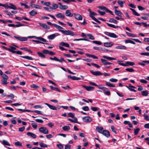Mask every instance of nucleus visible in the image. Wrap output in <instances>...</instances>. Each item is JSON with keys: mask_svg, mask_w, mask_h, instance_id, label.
Wrapping results in <instances>:
<instances>
[{"mask_svg": "<svg viewBox=\"0 0 149 149\" xmlns=\"http://www.w3.org/2000/svg\"><path fill=\"white\" fill-rule=\"evenodd\" d=\"M54 26L59 30V31L62 33L66 35H70L72 36H77L76 33H74L73 32L70 30H62L63 28L62 27L56 24H54Z\"/></svg>", "mask_w": 149, "mask_h": 149, "instance_id": "f257e3e1", "label": "nucleus"}, {"mask_svg": "<svg viewBox=\"0 0 149 149\" xmlns=\"http://www.w3.org/2000/svg\"><path fill=\"white\" fill-rule=\"evenodd\" d=\"M2 79H1V84H7L8 83L7 80L9 78L8 77L6 74H3L2 75Z\"/></svg>", "mask_w": 149, "mask_h": 149, "instance_id": "f03ea898", "label": "nucleus"}, {"mask_svg": "<svg viewBox=\"0 0 149 149\" xmlns=\"http://www.w3.org/2000/svg\"><path fill=\"white\" fill-rule=\"evenodd\" d=\"M39 131L45 134H47L49 133L48 130L45 127H42L39 129Z\"/></svg>", "mask_w": 149, "mask_h": 149, "instance_id": "7ed1b4c3", "label": "nucleus"}, {"mask_svg": "<svg viewBox=\"0 0 149 149\" xmlns=\"http://www.w3.org/2000/svg\"><path fill=\"white\" fill-rule=\"evenodd\" d=\"M60 35V34L58 33H56L51 34L47 36V38L49 40H52L54 39L56 36Z\"/></svg>", "mask_w": 149, "mask_h": 149, "instance_id": "20e7f679", "label": "nucleus"}, {"mask_svg": "<svg viewBox=\"0 0 149 149\" xmlns=\"http://www.w3.org/2000/svg\"><path fill=\"white\" fill-rule=\"evenodd\" d=\"M82 120L84 122L86 123L90 122L92 120V118L88 116L83 117Z\"/></svg>", "mask_w": 149, "mask_h": 149, "instance_id": "39448f33", "label": "nucleus"}, {"mask_svg": "<svg viewBox=\"0 0 149 149\" xmlns=\"http://www.w3.org/2000/svg\"><path fill=\"white\" fill-rule=\"evenodd\" d=\"M75 18L78 20H81L83 19L82 16L79 14L74 13L73 14Z\"/></svg>", "mask_w": 149, "mask_h": 149, "instance_id": "423d86ee", "label": "nucleus"}, {"mask_svg": "<svg viewBox=\"0 0 149 149\" xmlns=\"http://www.w3.org/2000/svg\"><path fill=\"white\" fill-rule=\"evenodd\" d=\"M14 37L16 39L20 41H26L28 40V39L26 37H21L14 36Z\"/></svg>", "mask_w": 149, "mask_h": 149, "instance_id": "0eeeda50", "label": "nucleus"}, {"mask_svg": "<svg viewBox=\"0 0 149 149\" xmlns=\"http://www.w3.org/2000/svg\"><path fill=\"white\" fill-rule=\"evenodd\" d=\"M90 72L93 75L95 76H101L103 74L102 73H101L99 71H94L91 70L90 71Z\"/></svg>", "mask_w": 149, "mask_h": 149, "instance_id": "6e6552de", "label": "nucleus"}, {"mask_svg": "<svg viewBox=\"0 0 149 149\" xmlns=\"http://www.w3.org/2000/svg\"><path fill=\"white\" fill-rule=\"evenodd\" d=\"M88 11L90 13V16L93 19H94L93 18H95L94 16H96L97 15V14L94 12H92L91 10L90 9H88Z\"/></svg>", "mask_w": 149, "mask_h": 149, "instance_id": "1a4fd4ad", "label": "nucleus"}, {"mask_svg": "<svg viewBox=\"0 0 149 149\" xmlns=\"http://www.w3.org/2000/svg\"><path fill=\"white\" fill-rule=\"evenodd\" d=\"M104 45L106 47H111L113 45V43L111 42H106L104 43Z\"/></svg>", "mask_w": 149, "mask_h": 149, "instance_id": "9d476101", "label": "nucleus"}, {"mask_svg": "<svg viewBox=\"0 0 149 149\" xmlns=\"http://www.w3.org/2000/svg\"><path fill=\"white\" fill-rule=\"evenodd\" d=\"M82 86L88 91H92L94 88V87L93 86H88L85 85H82Z\"/></svg>", "mask_w": 149, "mask_h": 149, "instance_id": "9b49d317", "label": "nucleus"}, {"mask_svg": "<svg viewBox=\"0 0 149 149\" xmlns=\"http://www.w3.org/2000/svg\"><path fill=\"white\" fill-rule=\"evenodd\" d=\"M56 17L58 18H61V19H63L65 18L64 15L61 13H58L55 15Z\"/></svg>", "mask_w": 149, "mask_h": 149, "instance_id": "f8f14e48", "label": "nucleus"}, {"mask_svg": "<svg viewBox=\"0 0 149 149\" xmlns=\"http://www.w3.org/2000/svg\"><path fill=\"white\" fill-rule=\"evenodd\" d=\"M96 130L99 133L102 134L103 131L104 130L103 128L101 126H97L96 128Z\"/></svg>", "mask_w": 149, "mask_h": 149, "instance_id": "ddd939ff", "label": "nucleus"}, {"mask_svg": "<svg viewBox=\"0 0 149 149\" xmlns=\"http://www.w3.org/2000/svg\"><path fill=\"white\" fill-rule=\"evenodd\" d=\"M102 134L107 138L109 137L110 135V133L109 131L106 130H104L102 133Z\"/></svg>", "mask_w": 149, "mask_h": 149, "instance_id": "4468645a", "label": "nucleus"}, {"mask_svg": "<svg viewBox=\"0 0 149 149\" xmlns=\"http://www.w3.org/2000/svg\"><path fill=\"white\" fill-rule=\"evenodd\" d=\"M65 15L67 17H72L73 16V14H72L70 10H68L66 11Z\"/></svg>", "mask_w": 149, "mask_h": 149, "instance_id": "2eb2a0df", "label": "nucleus"}, {"mask_svg": "<svg viewBox=\"0 0 149 149\" xmlns=\"http://www.w3.org/2000/svg\"><path fill=\"white\" fill-rule=\"evenodd\" d=\"M58 4L60 6L59 8L61 10H65L68 8V6L67 5H62L61 3H59Z\"/></svg>", "mask_w": 149, "mask_h": 149, "instance_id": "dca6fc26", "label": "nucleus"}, {"mask_svg": "<svg viewBox=\"0 0 149 149\" xmlns=\"http://www.w3.org/2000/svg\"><path fill=\"white\" fill-rule=\"evenodd\" d=\"M38 24L40 26L42 27L44 29H50V27L46 24L41 23H39Z\"/></svg>", "mask_w": 149, "mask_h": 149, "instance_id": "f3484780", "label": "nucleus"}, {"mask_svg": "<svg viewBox=\"0 0 149 149\" xmlns=\"http://www.w3.org/2000/svg\"><path fill=\"white\" fill-rule=\"evenodd\" d=\"M26 134L28 136L31 137L35 139L36 137V135L32 132H27Z\"/></svg>", "mask_w": 149, "mask_h": 149, "instance_id": "a211bd4d", "label": "nucleus"}, {"mask_svg": "<svg viewBox=\"0 0 149 149\" xmlns=\"http://www.w3.org/2000/svg\"><path fill=\"white\" fill-rule=\"evenodd\" d=\"M149 94L148 91L147 90L142 91L141 92V94L143 96H147Z\"/></svg>", "mask_w": 149, "mask_h": 149, "instance_id": "6ab92c4d", "label": "nucleus"}, {"mask_svg": "<svg viewBox=\"0 0 149 149\" xmlns=\"http://www.w3.org/2000/svg\"><path fill=\"white\" fill-rule=\"evenodd\" d=\"M116 49H127V47L124 45H120L119 46L116 47H115Z\"/></svg>", "mask_w": 149, "mask_h": 149, "instance_id": "aec40b11", "label": "nucleus"}, {"mask_svg": "<svg viewBox=\"0 0 149 149\" xmlns=\"http://www.w3.org/2000/svg\"><path fill=\"white\" fill-rule=\"evenodd\" d=\"M149 61H142L141 63H139L138 64L139 65H142V66H145L146 65L149 64Z\"/></svg>", "mask_w": 149, "mask_h": 149, "instance_id": "412c9836", "label": "nucleus"}, {"mask_svg": "<svg viewBox=\"0 0 149 149\" xmlns=\"http://www.w3.org/2000/svg\"><path fill=\"white\" fill-rule=\"evenodd\" d=\"M36 39L38 40V41H41L43 42H47V40L45 39L42 38L40 37H37L36 38Z\"/></svg>", "mask_w": 149, "mask_h": 149, "instance_id": "4be33fe9", "label": "nucleus"}, {"mask_svg": "<svg viewBox=\"0 0 149 149\" xmlns=\"http://www.w3.org/2000/svg\"><path fill=\"white\" fill-rule=\"evenodd\" d=\"M45 104L47 105L50 109L53 110H56L57 108L56 107L53 105L49 104L47 103H45Z\"/></svg>", "mask_w": 149, "mask_h": 149, "instance_id": "5701e85b", "label": "nucleus"}, {"mask_svg": "<svg viewBox=\"0 0 149 149\" xmlns=\"http://www.w3.org/2000/svg\"><path fill=\"white\" fill-rule=\"evenodd\" d=\"M125 3V1H122L120 0H118L117 1V3L121 8H122L123 7L124 4Z\"/></svg>", "mask_w": 149, "mask_h": 149, "instance_id": "b1692460", "label": "nucleus"}, {"mask_svg": "<svg viewBox=\"0 0 149 149\" xmlns=\"http://www.w3.org/2000/svg\"><path fill=\"white\" fill-rule=\"evenodd\" d=\"M31 6L33 8H35L36 9H40L42 8V7L40 5H36L35 4H31Z\"/></svg>", "mask_w": 149, "mask_h": 149, "instance_id": "393cba45", "label": "nucleus"}, {"mask_svg": "<svg viewBox=\"0 0 149 149\" xmlns=\"http://www.w3.org/2000/svg\"><path fill=\"white\" fill-rule=\"evenodd\" d=\"M60 45L61 46H64L68 47H70V46L68 44L65 43L64 42H60Z\"/></svg>", "mask_w": 149, "mask_h": 149, "instance_id": "a878e982", "label": "nucleus"}, {"mask_svg": "<svg viewBox=\"0 0 149 149\" xmlns=\"http://www.w3.org/2000/svg\"><path fill=\"white\" fill-rule=\"evenodd\" d=\"M115 13V14L119 16H121L122 14V13L120 11L117 10L116 9H115L114 11Z\"/></svg>", "mask_w": 149, "mask_h": 149, "instance_id": "bb28decb", "label": "nucleus"}, {"mask_svg": "<svg viewBox=\"0 0 149 149\" xmlns=\"http://www.w3.org/2000/svg\"><path fill=\"white\" fill-rule=\"evenodd\" d=\"M40 2L42 4L47 6H50L51 4V3L50 2H46L44 1H41Z\"/></svg>", "mask_w": 149, "mask_h": 149, "instance_id": "cd10ccee", "label": "nucleus"}, {"mask_svg": "<svg viewBox=\"0 0 149 149\" xmlns=\"http://www.w3.org/2000/svg\"><path fill=\"white\" fill-rule=\"evenodd\" d=\"M21 57L22 58L30 60H33V58L32 57L28 56H22Z\"/></svg>", "mask_w": 149, "mask_h": 149, "instance_id": "c85d7f7f", "label": "nucleus"}, {"mask_svg": "<svg viewBox=\"0 0 149 149\" xmlns=\"http://www.w3.org/2000/svg\"><path fill=\"white\" fill-rule=\"evenodd\" d=\"M103 57L104 58L106 59L107 60H116V59L115 58L109 57V56H103Z\"/></svg>", "mask_w": 149, "mask_h": 149, "instance_id": "c756f323", "label": "nucleus"}, {"mask_svg": "<svg viewBox=\"0 0 149 149\" xmlns=\"http://www.w3.org/2000/svg\"><path fill=\"white\" fill-rule=\"evenodd\" d=\"M133 14L136 16H139L140 15L134 9L132 8H130Z\"/></svg>", "mask_w": 149, "mask_h": 149, "instance_id": "7c9ffc66", "label": "nucleus"}, {"mask_svg": "<svg viewBox=\"0 0 149 149\" xmlns=\"http://www.w3.org/2000/svg\"><path fill=\"white\" fill-rule=\"evenodd\" d=\"M9 4L10 5V6H9V8L13 10H16L17 9L15 6L12 3H10Z\"/></svg>", "mask_w": 149, "mask_h": 149, "instance_id": "2f4dec72", "label": "nucleus"}, {"mask_svg": "<svg viewBox=\"0 0 149 149\" xmlns=\"http://www.w3.org/2000/svg\"><path fill=\"white\" fill-rule=\"evenodd\" d=\"M68 120L73 123H77V119L76 118H74L73 120L69 118L68 119Z\"/></svg>", "mask_w": 149, "mask_h": 149, "instance_id": "473e14b6", "label": "nucleus"}, {"mask_svg": "<svg viewBox=\"0 0 149 149\" xmlns=\"http://www.w3.org/2000/svg\"><path fill=\"white\" fill-rule=\"evenodd\" d=\"M109 36L114 38H116L118 37V36L116 35L115 34L112 33H110Z\"/></svg>", "mask_w": 149, "mask_h": 149, "instance_id": "72a5a7b5", "label": "nucleus"}, {"mask_svg": "<svg viewBox=\"0 0 149 149\" xmlns=\"http://www.w3.org/2000/svg\"><path fill=\"white\" fill-rule=\"evenodd\" d=\"M29 14L30 15L32 16H34L37 14V12L36 11L34 10H32L29 12Z\"/></svg>", "mask_w": 149, "mask_h": 149, "instance_id": "f704fd0d", "label": "nucleus"}, {"mask_svg": "<svg viewBox=\"0 0 149 149\" xmlns=\"http://www.w3.org/2000/svg\"><path fill=\"white\" fill-rule=\"evenodd\" d=\"M50 87L51 89L53 90H56V91L59 92H61V90L58 88H55L53 87L52 86H50Z\"/></svg>", "mask_w": 149, "mask_h": 149, "instance_id": "c9c22d12", "label": "nucleus"}, {"mask_svg": "<svg viewBox=\"0 0 149 149\" xmlns=\"http://www.w3.org/2000/svg\"><path fill=\"white\" fill-rule=\"evenodd\" d=\"M125 42L126 43H131L133 44H135V43L134 41L130 40H125Z\"/></svg>", "mask_w": 149, "mask_h": 149, "instance_id": "e433bc0d", "label": "nucleus"}, {"mask_svg": "<svg viewBox=\"0 0 149 149\" xmlns=\"http://www.w3.org/2000/svg\"><path fill=\"white\" fill-rule=\"evenodd\" d=\"M4 12L7 15L9 16L10 17H12L13 16V15L11 13L8 11L4 10Z\"/></svg>", "mask_w": 149, "mask_h": 149, "instance_id": "4c0bfd02", "label": "nucleus"}, {"mask_svg": "<svg viewBox=\"0 0 149 149\" xmlns=\"http://www.w3.org/2000/svg\"><path fill=\"white\" fill-rule=\"evenodd\" d=\"M106 84L107 86H108L109 87H115V86L113 84H111L110 83H109L107 81L106 82Z\"/></svg>", "mask_w": 149, "mask_h": 149, "instance_id": "58836bf2", "label": "nucleus"}, {"mask_svg": "<svg viewBox=\"0 0 149 149\" xmlns=\"http://www.w3.org/2000/svg\"><path fill=\"white\" fill-rule=\"evenodd\" d=\"M62 129L64 131H68L70 129V127L68 126H65L62 127Z\"/></svg>", "mask_w": 149, "mask_h": 149, "instance_id": "ea45409f", "label": "nucleus"}, {"mask_svg": "<svg viewBox=\"0 0 149 149\" xmlns=\"http://www.w3.org/2000/svg\"><path fill=\"white\" fill-rule=\"evenodd\" d=\"M109 21L110 22H113L115 24H117L118 22L113 18H111L109 19Z\"/></svg>", "mask_w": 149, "mask_h": 149, "instance_id": "a19ab883", "label": "nucleus"}, {"mask_svg": "<svg viewBox=\"0 0 149 149\" xmlns=\"http://www.w3.org/2000/svg\"><path fill=\"white\" fill-rule=\"evenodd\" d=\"M135 63L133 62L127 61L126 63V66H128L129 65L132 66L134 65Z\"/></svg>", "mask_w": 149, "mask_h": 149, "instance_id": "79ce46f5", "label": "nucleus"}, {"mask_svg": "<svg viewBox=\"0 0 149 149\" xmlns=\"http://www.w3.org/2000/svg\"><path fill=\"white\" fill-rule=\"evenodd\" d=\"M2 143L5 145L10 146V144L7 141L5 140H3L2 141Z\"/></svg>", "mask_w": 149, "mask_h": 149, "instance_id": "37998d69", "label": "nucleus"}, {"mask_svg": "<svg viewBox=\"0 0 149 149\" xmlns=\"http://www.w3.org/2000/svg\"><path fill=\"white\" fill-rule=\"evenodd\" d=\"M91 109L93 111H98L99 110L100 108L96 107H91Z\"/></svg>", "mask_w": 149, "mask_h": 149, "instance_id": "c03bdc74", "label": "nucleus"}, {"mask_svg": "<svg viewBox=\"0 0 149 149\" xmlns=\"http://www.w3.org/2000/svg\"><path fill=\"white\" fill-rule=\"evenodd\" d=\"M101 61L103 63V64L104 65H107V62L106 60L103 59H101Z\"/></svg>", "mask_w": 149, "mask_h": 149, "instance_id": "a18cd8bd", "label": "nucleus"}, {"mask_svg": "<svg viewBox=\"0 0 149 149\" xmlns=\"http://www.w3.org/2000/svg\"><path fill=\"white\" fill-rule=\"evenodd\" d=\"M107 25L108 26L110 27L113 28H116L118 27V26H115V25H114L113 24H109V23H107Z\"/></svg>", "mask_w": 149, "mask_h": 149, "instance_id": "49530a36", "label": "nucleus"}, {"mask_svg": "<svg viewBox=\"0 0 149 149\" xmlns=\"http://www.w3.org/2000/svg\"><path fill=\"white\" fill-rule=\"evenodd\" d=\"M126 33L127 35H128V36H129L130 37H136V35L134 34H132V33H129L127 32H126Z\"/></svg>", "mask_w": 149, "mask_h": 149, "instance_id": "de8ad7c7", "label": "nucleus"}, {"mask_svg": "<svg viewBox=\"0 0 149 149\" xmlns=\"http://www.w3.org/2000/svg\"><path fill=\"white\" fill-rule=\"evenodd\" d=\"M134 133L135 135L137 134L139 131L140 129L139 128H137L136 129H134Z\"/></svg>", "mask_w": 149, "mask_h": 149, "instance_id": "09e8293b", "label": "nucleus"}, {"mask_svg": "<svg viewBox=\"0 0 149 149\" xmlns=\"http://www.w3.org/2000/svg\"><path fill=\"white\" fill-rule=\"evenodd\" d=\"M31 87L35 88V89H38L39 88V86L38 85H36L35 84H32L31 85Z\"/></svg>", "mask_w": 149, "mask_h": 149, "instance_id": "8fccbe9b", "label": "nucleus"}, {"mask_svg": "<svg viewBox=\"0 0 149 149\" xmlns=\"http://www.w3.org/2000/svg\"><path fill=\"white\" fill-rule=\"evenodd\" d=\"M37 54L39 56L41 57L45 58V56L41 52H38Z\"/></svg>", "mask_w": 149, "mask_h": 149, "instance_id": "3c124183", "label": "nucleus"}, {"mask_svg": "<svg viewBox=\"0 0 149 149\" xmlns=\"http://www.w3.org/2000/svg\"><path fill=\"white\" fill-rule=\"evenodd\" d=\"M15 145L16 146H22V143L19 141L15 142Z\"/></svg>", "mask_w": 149, "mask_h": 149, "instance_id": "603ef678", "label": "nucleus"}, {"mask_svg": "<svg viewBox=\"0 0 149 149\" xmlns=\"http://www.w3.org/2000/svg\"><path fill=\"white\" fill-rule=\"evenodd\" d=\"M98 8H99L101 10H105L106 11H107V10H108V9L106 8L104 6H99L98 7Z\"/></svg>", "mask_w": 149, "mask_h": 149, "instance_id": "864d4df0", "label": "nucleus"}, {"mask_svg": "<svg viewBox=\"0 0 149 149\" xmlns=\"http://www.w3.org/2000/svg\"><path fill=\"white\" fill-rule=\"evenodd\" d=\"M40 145L41 147H47V146L46 144H44L43 142H40Z\"/></svg>", "mask_w": 149, "mask_h": 149, "instance_id": "5fc2aeb1", "label": "nucleus"}, {"mask_svg": "<svg viewBox=\"0 0 149 149\" xmlns=\"http://www.w3.org/2000/svg\"><path fill=\"white\" fill-rule=\"evenodd\" d=\"M43 8L49 11H51L52 10V7H44Z\"/></svg>", "mask_w": 149, "mask_h": 149, "instance_id": "6e6d98bb", "label": "nucleus"}, {"mask_svg": "<svg viewBox=\"0 0 149 149\" xmlns=\"http://www.w3.org/2000/svg\"><path fill=\"white\" fill-rule=\"evenodd\" d=\"M93 42L95 44L99 45H101L102 44V42L100 41H93Z\"/></svg>", "mask_w": 149, "mask_h": 149, "instance_id": "4d7b16f0", "label": "nucleus"}, {"mask_svg": "<svg viewBox=\"0 0 149 149\" xmlns=\"http://www.w3.org/2000/svg\"><path fill=\"white\" fill-rule=\"evenodd\" d=\"M52 5V10L56 9L58 8V5L56 4H53Z\"/></svg>", "mask_w": 149, "mask_h": 149, "instance_id": "13d9d810", "label": "nucleus"}, {"mask_svg": "<svg viewBox=\"0 0 149 149\" xmlns=\"http://www.w3.org/2000/svg\"><path fill=\"white\" fill-rule=\"evenodd\" d=\"M143 116L144 117V119L147 120H149V116L145 113L143 114Z\"/></svg>", "mask_w": 149, "mask_h": 149, "instance_id": "bf43d9fd", "label": "nucleus"}, {"mask_svg": "<svg viewBox=\"0 0 149 149\" xmlns=\"http://www.w3.org/2000/svg\"><path fill=\"white\" fill-rule=\"evenodd\" d=\"M125 70L127 71L130 72H132L134 71V70L132 68H127Z\"/></svg>", "mask_w": 149, "mask_h": 149, "instance_id": "052dcab7", "label": "nucleus"}, {"mask_svg": "<svg viewBox=\"0 0 149 149\" xmlns=\"http://www.w3.org/2000/svg\"><path fill=\"white\" fill-rule=\"evenodd\" d=\"M33 107L36 109H42L43 108V107L40 105H35Z\"/></svg>", "mask_w": 149, "mask_h": 149, "instance_id": "680f3d73", "label": "nucleus"}, {"mask_svg": "<svg viewBox=\"0 0 149 149\" xmlns=\"http://www.w3.org/2000/svg\"><path fill=\"white\" fill-rule=\"evenodd\" d=\"M10 48H9L8 49V51H9L10 52H11L13 50H15L16 49V48L15 47H13V46H10Z\"/></svg>", "mask_w": 149, "mask_h": 149, "instance_id": "e2e57ef3", "label": "nucleus"}, {"mask_svg": "<svg viewBox=\"0 0 149 149\" xmlns=\"http://www.w3.org/2000/svg\"><path fill=\"white\" fill-rule=\"evenodd\" d=\"M140 54L142 55H144L146 56H149V52H141Z\"/></svg>", "mask_w": 149, "mask_h": 149, "instance_id": "0e129e2a", "label": "nucleus"}, {"mask_svg": "<svg viewBox=\"0 0 149 149\" xmlns=\"http://www.w3.org/2000/svg\"><path fill=\"white\" fill-rule=\"evenodd\" d=\"M68 115L70 117L74 118H75L74 117V114L72 113H69L68 114Z\"/></svg>", "mask_w": 149, "mask_h": 149, "instance_id": "69168bd1", "label": "nucleus"}, {"mask_svg": "<svg viewBox=\"0 0 149 149\" xmlns=\"http://www.w3.org/2000/svg\"><path fill=\"white\" fill-rule=\"evenodd\" d=\"M56 146L60 149H62L63 148V146L62 144H57Z\"/></svg>", "mask_w": 149, "mask_h": 149, "instance_id": "338daca9", "label": "nucleus"}, {"mask_svg": "<svg viewBox=\"0 0 149 149\" xmlns=\"http://www.w3.org/2000/svg\"><path fill=\"white\" fill-rule=\"evenodd\" d=\"M82 109L84 111H88L89 109L88 107L87 106L83 107Z\"/></svg>", "mask_w": 149, "mask_h": 149, "instance_id": "774afa93", "label": "nucleus"}]
</instances>
